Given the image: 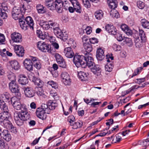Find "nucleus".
Listing matches in <instances>:
<instances>
[{"mask_svg": "<svg viewBox=\"0 0 149 149\" xmlns=\"http://www.w3.org/2000/svg\"><path fill=\"white\" fill-rule=\"evenodd\" d=\"M141 26L144 28L149 29V22L145 19H142L141 21Z\"/></svg>", "mask_w": 149, "mask_h": 149, "instance_id": "nucleus-37", "label": "nucleus"}, {"mask_svg": "<svg viewBox=\"0 0 149 149\" xmlns=\"http://www.w3.org/2000/svg\"><path fill=\"white\" fill-rule=\"evenodd\" d=\"M9 88L11 92L13 93H18L19 92L18 85L14 81L9 83Z\"/></svg>", "mask_w": 149, "mask_h": 149, "instance_id": "nucleus-16", "label": "nucleus"}, {"mask_svg": "<svg viewBox=\"0 0 149 149\" xmlns=\"http://www.w3.org/2000/svg\"><path fill=\"white\" fill-rule=\"evenodd\" d=\"M48 84L55 89H56L58 88V85L57 84L53 81L51 80L49 81L48 82Z\"/></svg>", "mask_w": 149, "mask_h": 149, "instance_id": "nucleus-48", "label": "nucleus"}, {"mask_svg": "<svg viewBox=\"0 0 149 149\" xmlns=\"http://www.w3.org/2000/svg\"><path fill=\"white\" fill-rule=\"evenodd\" d=\"M36 93L38 96H42L44 94V91L41 87H39L38 91L36 92Z\"/></svg>", "mask_w": 149, "mask_h": 149, "instance_id": "nucleus-51", "label": "nucleus"}, {"mask_svg": "<svg viewBox=\"0 0 149 149\" xmlns=\"http://www.w3.org/2000/svg\"><path fill=\"white\" fill-rule=\"evenodd\" d=\"M5 40V38L4 35L0 33V45L3 44Z\"/></svg>", "mask_w": 149, "mask_h": 149, "instance_id": "nucleus-61", "label": "nucleus"}, {"mask_svg": "<svg viewBox=\"0 0 149 149\" xmlns=\"http://www.w3.org/2000/svg\"><path fill=\"white\" fill-rule=\"evenodd\" d=\"M82 1L85 7L87 8L90 7L91 4L89 0H82Z\"/></svg>", "mask_w": 149, "mask_h": 149, "instance_id": "nucleus-46", "label": "nucleus"}, {"mask_svg": "<svg viewBox=\"0 0 149 149\" xmlns=\"http://www.w3.org/2000/svg\"><path fill=\"white\" fill-rule=\"evenodd\" d=\"M19 22L21 27L23 30H26L29 27L25 20L23 21L21 19H19Z\"/></svg>", "mask_w": 149, "mask_h": 149, "instance_id": "nucleus-32", "label": "nucleus"}, {"mask_svg": "<svg viewBox=\"0 0 149 149\" xmlns=\"http://www.w3.org/2000/svg\"><path fill=\"white\" fill-rule=\"evenodd\" d=\"M121 139L122 138L120 136L116 135V137H115V139H113L112 143H114L119 142L121 141Z\"/></svg>", "mask_w": 149, "mask_h": 149, "instance_id": "nucleus-56", "label": "nucleus"}, {"mask_svg": "<svg viewBox=\"0 0 149 149\" xmlns=\"http://www.w3.org/2000/svg\"><path fill=\"white\" fill-rule=\"evenodd\" d=\"M113 67L111 63H108L105 66V70L106 71L110 72L112 70Z\"/></svg>", "mask_w": 149, "mask_h": 149, "instance_id": "nucleus-40", "label": "nucleus"}, {"mask_svg": "<svg viewBox=\"0 0 149 149\" xmlns=\"http://www.w3.org/2000/svg\"><path fill=\"white\" fill-rule=\"evenodd\" d=\"M68 44L74 48H75L76 47L77 44L75 42L72 38H70L68 40Z\"/></svg>", "mask_w": 149, "mask_h": 149, "instance_id": "nucleus-44", "label": "nucleus"}, {"mask_svg": "<svg viewBox=\"0 0 149 149\" xmlns=\"http://www.w3.org/2000/svg\"><path fill=\"white\" fill-rule=\"evenodd\" d=\"M24 94L26 96L29 97H32L35 95L33 89L31 87H25L23 88Z\"/></svg>", "mask_w": 149, "mask_h": 149, "instance_id": "nucleus-12", "label": "nucleus"}, {"mask_svg": "<svg viewBox=\"0 0 149 149\" xmlns=\"http://www.w3.org/2000/svg\"><path fill=\"white\" fill-rule=\"evenodd\" d=\"M6 49H3L2 50L0 49V54L1 55L3 56L4 57L6 56Z\"/></svg>", "mask_w": 149, "mask_h": 149, "instance_id": "nucleus-64", "label": "nucleus"}, {"mask_svg": "<svg viewBox=\"0 0 149 149\" xmlns=\"http://www.w3.org/2000/svg\"><path fill=\"white\" fill-rule=\"evenodd\" d=\"M94 14L96 19L98 20L101 19L103 17L104 13L101 10H97Z\"/></svg>", "mask_w": 149, "mask_h": 149, "instance_id": "nucleus-34", "label": "nucleus"}, {"mask_svg": "<svg viewBox=\"0 0 149 149\" xmlns=\"http://www.w3.org/2000/svg\"><path fill=\"white\" fill-rule=\"evenodd\" d=\"M72 4L76 12L80 13L81 11V9L80 5L77 0H69Z\"/></svg>", "mask_w": 149, "mask_h": 149, "instance_id": "nucleus-18", "label": "nucleus"}, {"mask_svg": "<svg viewBox=\"0 0 149 149\" xmlns=\"http://www.w3.org/2000/svg\"><path fill=\"white\" fill-rule=\"evenodd\" d=\"M61 77L64 84L66 86H69L71 83V80L69 74L66 72H63L61 74Z\"/></svg>", "mask_w": 149, "mask_h": 149, "instance_id": "nucleus-8", "label": "nucleus"}, {"mask_svg": "<svg viewBox=\"0 0 149 149\" xmlns=\"http://www.w3.org/2000/svg\"><path fill=\"white\" fill-rule=\"evenodd\" d=\"M110 7L112 9H114L117 7L118 2L117 1L113 3H108Z\"/></svg>", "mask_w": 149, "mask_h": 149, "instance_id": "nucleus-50", "label": "nucleus"}, {"mask_svg": "<svg viewBox=\"0 0 149 149\" xmlns=\"http://www.w3.org/2000/svg\"><path fill=\"white\" fill-rule=\"evenodd\" d=\"M4 139L7 141H9L11 139V136L10 134L9 133L3 137Z\"/></svg>", "mask_w": 149, "mask_h": 149, "instance_id": "nucleus-62", "label": "nucleus"}, {"mask_svg": "<svg viewBox=\"0 0 149 149\" xmlns=\"http://www.w3.org/2000/svg\"><path fill=\"white\" fill-rule=\"evenodd\" d=\"M125 42L127 45L130 46H132L133 45V43L131 38H125Z\"/></svg>", "mask_w": 149, "mask_h": 149, "instance_id": "nucleus-49", "label": "nucleus"}, {"mask_svg": "<svg viewBox=\"0 0 149 149\" xmlns=\"http://www.w3.org/2000/svg\"><path fill=\"white\" fill-rule=\"evenodd\" d=\"M139 31L141 40L143 42H145L146 38L144 32L142 29H139Z\"/></svg>", "mask_w": 149, "mask_h": 149, "instance_id": "nucleus-41", "label": "nucleus"}, {"mask_svg": "<svg viewBox=\"0 0 149 149\" xmlns=\"http://www.w3.org/2000/svg\"><path fill=\"white\" fill-rule=\"evenodd\" d=\"M89 41L91 43L95 44L97 43L98 42V39L95 38H92L89 39Z\"/></svg>", "mask_w": 149, "mask_h": 149, "instance_id": "nucleus-60", "label": "nucleus"}, {"mask_svg": "<svg viewBox=\"0 0 149 149\" xmlns=\"http://www.w3.org/2000/svg\"><path fill=\"white\" fill-rule=\"evenodd\" d=\"M36 9L38 13H44L46 12V8L40 4H37L36 6Z\"/></svg>", "mask_w": 149, "mask_h": 149, "instance_id": "nucleus-30", "label": "nucleus"}, {"mask_svg": "<svg viewBox=\"0 0 149 149\" xmlns=\"http://www.w3.org/2000/svg\"><path fill=\"white\" fill-rule=\"evenodd\" d=\"M57 2L55 1V2L51 3V2H47L46 5L47 8L51 10H55Z\"/></svg>", "mask_w": 149, "mask_h": 149, "instance_id": "nucleus-33", "label": "nucleus"}, {"mask_svg": "<svg viewBox=\"0 0 149 149\" xmlns=\"http://www.w3.org/2000/svg\"><path fill=\"white\" fill-rule=\"evenodd\" d=\"M8 79L11 81H15L16 80V77L15 75L13 73L10 72V73L8 75Z\"/></svg>", "mask_w": 149, "mask_h": 149, "instance_id": "nucleus-45", "label": "nucleus"}, {"mask_svg": "<svg viewBox=\"0 0 149 149\" xmlns=\"http://www.w3.org/2000/svg\"><path fill=\"white\" fill-rule=\"evenodd\" d=\"M63 52L65 55L68 58H72L74 55V53L70 47L65 48Z\"/></svg>", "mask_w": 149, "mask_h": 149, "instance_id": "nucleus-23", "label": "nucleus"}, {"mask_svg": "<svg viewBox=\"0 0 149 149\" xmlns=\"http://www.w3.org/2000/svg\"><path fill=\"white\" fill-rule=\"evenodd\" d=\"M115 35L116 36H115V38L117 39L118 41H121L123 39L121 34L117 32L116 34Z\"/></svg>", "mask_w": 149, "mask_h": 149, "instance_id": "nucleus-58", "label": "nucleus"}, {"mask_svg": "<svg viewBox=\"0 0 149 149\" xmlns=\"http://www.w3.org/2000/svg\"><path fill=\"white\" fill-rule=\"evenodd\" d=\"M32 60L33 65L37 69H40L42 66L41 61L36 57H32Z\"/></svg>", "mask_w": 149, "mask_h": 149, "instance_id": "nucleus-20", "label": "nucleus"}, {"mask_svg": "<svg viewBox=\"0 0 149 149\" xmlns=\"http://www.w3.org/2000/svg\"><path fill=\"white\" fill-rule=\"evenodd\" d=\"M136 81H135V82L138 84H140L145 81V78L136 79Z\"/></svg>", "mask_w": 149, "mask_h": 149, "instance_id": "nucleus-63", "label": "nucleus"}, {"mask_svg": "<svg viewBox=\"0 0 149 149\" xmlns=\"http://www.w3.org/2000/svg\"><path fill=\"white\" fill-rule=\"evenodd\" d=\"M96 57L98 60L101 61L104 57V52L101 47L97 49L96 51Z\"/></svg>", "mask_w": 149, "mask_h": 149, "instance_id": "nucleus-21", "label": "nucleus"}, {"mask_svg": "<svg viewBox=\"0 0 149 149\" xmlns=\"http://www.w3.org/2000/svg\"><path fill=\"white\" fill-rule=\"evenodd\" d=\"M75 119V118L73 116L70 115L68 117V120L71 124H72L74 121Z\"/></svg>", "mask_w": 149, "mask_h": 149, "instance_id": "nucleus-59", "label": "nucleus"}, {"mask_svg": "<svg viewBox=\"0 0 149 149\" xmlns=\"http://www.w3.org/2000/svg\"><path fill=\"white\" fill-rule=\"evenodd\" d=\"M0 108L2 111L1 116L4 117L5 115H6V113L8 114H6L7 116L8 115H9V114L8 113V111H9L8 106L6 105V104L3 100H0Z\"/></svg>", "mask_w": 149, "mask_h": 149, "instance_id": "nucleus-10", "label": "nucleus"}, {"mask_svg": "<svg viewBox=\"0 0 149 149\" xmlns=\"http://www.w3.org/2000/svg\"><path fill=\"white\" fill-rule=\"evenodd\" d=\"M32 81L36 85L38 86L39 87H42L43 86V82L40 79L36 77H33Z\"/></svg>", "mask_w": 149, "mask_h": 149, "instance_id": "nucleus-31", "label": "nucleus"}, {"mask_svg": "<svg viewBox=\"0 0 149 149\" xmlns=\"http://www.w3.org/2000/svg\"><path fill=\"white\" fill-rule=\"evenodd\" d=\"M14 119L17 120L18 119L21 120H28L30 118V115L27 112V110H23L21 112L16 113L14 114Z\"/></svg>", "mask_w": 149, "mask_h": 149, "instance_id": "nucleus-6", "label": "nucleus"}, {"mask_svg": "<svg viewBox=\"0 0 149 149\" xmlns=\"http://www.w3.org/2000/svg\"><path fill=\"white\" fill-rule=\"evenodd\" d=\"M14 50L15 52L19 56L22 57L24 56V50L22 46L16 45L14 46Z\"/></svg>", "mask_w": 149, "mask_h": 149, "instance_id": "nucleus-15", "label": "nucleus"}, {"mask_svg": "<svg viewBox=\"0 0 149 149\" xmlns=\"http://www.w3.org/2000/svg\"><path fill=\"white\" fill-rule=\"evenodd\" d=\"M110 15L111 17L113 18H117L119 17V14L118 11L114 10L112 9L110 12Z\"/></svg>", "mask_w": 149, "mask_h": 149, "instance_id": "nucleus-38", "label": "nucleus"}, {"mask_svg": "<svg viewBox=\"0 0 149 149\" xmlns=\"http://www.w3.org/2000/svg\"><path fill=\"white\" fill-rule=\"evenodd\" d=\"M49 21L47 22H43L40 24V26L42 28L45 30H47L50 28L49 24Z\"/></svg>", "mask_w": 149, "mask_h": 149, "instance_id": "nucleus-39", "label": "nucleus"}, {"mask_svg": "<svg viewBox=\"0 0 149 149\" xmlns=\"http://www.w3.org/2000/svg\"><path fill=\"white\" fill-rule=\"evenodd\" d=\"M24 5H23L22 8L18 7H15L13 9L12 11V16L13 18L15 20H17L20 19V17H22L21 15H22V9L24 10Z\"/></svg>", "mask_w": 149, "mask_h": 149, "instance_id": "nucleus-5", "label": "nucleus"}, {"mask_svg": "<svg viewBox=\"0 0 149 149\" xmlns=\"http://www.w3.org/2000/svg\"><path fill=\"white\" fill-rule=\"evenodd\" d=\"M56 60L58 63L61 62L63 60L62 57L58 54L56 53L55 56Z\"/></svg>", "mask_w": 149, "mask_h": 149, "instance_id": "nucleus-54", "label": "nucleus"}, {"mask_svg": "<svg viewBox=\"0 0 149 149\" xmlns=\"http://www.w3.org/2000/svg\"><path fill=\"white\" fill-rule=\"evenodd\" d=\"M111 30L109 32L110 34L113 35H115L116 34L117 32V30L114 26H112Z\"/></svg>", "mask_w": 149, "mask_h": 149, "instance_id": "nucleus-57", "label": "nucleus"}, {"mask_svg": "<svg viewBox=\"0 0 149 149\" xmlns=\"http://www.w3.org/2000/svg\"><path fill=\"white\" fill-rule=\"evenodd\" d=\"M84 61L86 62V65H87L88 67L93 66L94 64L93 59L91 54H85Z\"/></svg>", "mask_w": 149, "mask_h": 149, "instance_id": "nucleus-14", "label": "nucleus"}, {"mask_svg": "<svg viewBox=\"0 0 149 149\" xmlns=\"http://www.w3.org/2000/svg\"><path fill=\"white\" fill-rule=\"evenodd\" d=\"M142 40H141L139 38L136 39L135 40L136 47L137 48H140L142 46Z\"/></svg>", "mask_w": 149, "mask_h": 149, "instance_id": "nucleus-42", "label": "nucleus"}, {"mask_svg": "<svg viewBox=\"0 0 149 149\" xmlns=\"http://www.w3.org/2000/svg\"><path fill=\"white\" fill-rule=\"evenodd\" d=\"M8 113L9 115L7 116V115H5L4 117L2 116H0V118L3 121V125L4 127L10 130V132L13 133H16L17 132L16 128L14 127L12 123L9 120L11 119L10 114L9 111ZM8 114L6 113V115Z\"/></svg>", "mask_w": 149, "mask_h": 149, "instance_id": "nucleus-1", "label": "nucleus"}, {"mask_svg": "<svg viewBox=\"0 0 149 149\" xmlns=\"http://www.w3.org/2000/svg\"><path fill=\"white\" fill-rule=\"evenodd\" d=\"M10 63L11 67L15 70H17L20 69V66L17 61H11L10 62Z\"/></svg>", "mask_w": 149, "mask_h": 149, "instance_id": "nucleus-28", "label": "nucleus"}, {"mask_svg": "<svg viewBox=\"0 0 149 149\" xmlns=\"http://www.w3.org/2000/svg\"><path fill=\"white\" fill-rule=\"evenodd\" d=\"M20 99L19 97L17 98L16 97H12L11 98V103L14 108L18 110H27L26 106L21 104Z\"/></svg>", "mask_w": 149, "mask_h": 149, "instance_id": "nucleus-3", "label": "nucleus"}, {"mask_svg": "<svg viewBox=\"0 0 149 149\" xmlns=\"http://www.w3.org/2000/svg\"><path fill=\"white\" fill-rule=\"evenodd\" d=\"M11 39L14 42H20L22 41V38L21 35L18 32H14L11 35Z\"/></svg>", "mask_w": 149, "mask_h": 149, "instance_id": "nucleus-11", "label": "nucleus"}, {"mask_svg": "<svg viewBox=\"0 0 149 149\" xmlns=\"http://www.w3.org/2000/svg\"><path fill=\"white\" fill-rule=\"evenodd\" d=\"M137 5L138 7L141 9H143L145 6L144 3L140 1L137 2Z\"/></svg>", "mask_w": 149, "mask_h": 149, "instance_id": "nucleus-53", "label": "nucleus"}, {"mask_svg": "<svg viewBox=\"0 0 149 149\" xmlns=\"http://www.w3.org/2000/svg\"><path fill=\"white\" fill-rule=\"evenodd\" d=\"M49 22L50 28H52L53 27L54 31L56 29V28H58V24L57 23L54 22H53L51 21H49Z\"/></svg>", "mask_w": 149, "mask_h": 149, "instance_id": "nucleus-47", "label": "nucleus"}, {"mask_svg": "<svg viewBox=\"0 0 149 149\" xmlns=\"http://www.w3.org/2000/svg\"><path fill=\"white\" fill-rule=\"evenodd\" d=\"M32 61L31 57V59L28 58L25 59L23 62L25 68L30 71H32L33 70V63Z\"/></svg>", "mask_w": 149, "mask_h": 149, "instance_id": "nucleus-13", "label": "nucleus"}, {"mask_svg": "<svg viewBox=\"0 0 149 149\" xmlns=\"http://www.w3.org/2000/svg\"><path fill=\"white\" fill-rule=\"evenodd\" d=\"M24 20L26 23L28 25L29 27L32 29H33L34 23L32 18L30 16H28L26 17Z\"/></svg>", "mask_w": 149, "mask_h": 149, "instance_id": "nucleus-26", "label": "nucleus"}, {"mask_svg": "<svg viewBox=\"0 0 149 149\" xmlns=\"http://www.w3.org/2000/svg\"><path fill=\"white\" fill-rule=\"evenodd\" d=\"M91 71L95 74L98 76L100 74V69L98 65H95L91 68Z\"/></svg>", "mask_w": 149, "mask_h": 149, "instance_id": "nucleus-27", "label": "nucleus"}, {"mask_svg": "<svg viewBox=\"0 0 149 149\" xmlns=\"http://www.w3.org/2000/svg\"><path fill=\"white\" fill-rule=\"evenodd\" d=\"M38 48L42 52H49L50 48L49 45L42 41H39L37 43Z\"/></svg>", "mask_w": 149, "mask_h": 149, "instance_id": "nucleus-7", "label": "nucleus"}, {"mask_svg": "<svg viewBox=\"0 0 149 149\" xmlns=\"http://www.w3.org/2000/svg\"><path fill=\"white\" fill-rule=\"evenodd\" d=\"M85 56L75 55L73 58V62L76 66L78 68L80 66L85 68L86 66V64L84 61Z\"/></svg>", "mask_w": 149, "mask_h": 149, "instance_id": "nucleus-4", "label": "nucleus"}, {"mask_svg": "<svg viewBox=\"0 0 149 149\" xmlns=\"http://www.w3.org/2000/svg\"><path fill=\"white\" fill-rule=\"evenodd\" d=\"M47 106L45 105V104H42L41 107L37 109L36 113L37 116L43 120H45L47 117V114L49 113L48 112H47L46 108Z\"/></svg>", "mask_w": 149, "mask_h": 149, "instance_id": "nucleus-2", "label": "nucleus"}, {"mask_svg": "<svg viewBox=\"0 0 149 149\" xmlns=\"http://www.w3.org/2000/svg\"><path fill=\"white\" fill-rule=\"evenodd\" d=\"M83 47L88 54H89L93 49L91 45L88 42L83 43Z\"/></svg>", "mask_w": 149, "mask_h": 149, "instance_id": "nucleus-29", "label": "nucleus"}, {"mask_svg": "<svg viewBox=\"0 0 149 149\" xmlns=\"http://www.w3.org/2000/svg\"><path fill=\"white\" fill-rule=\"evenodd\" d=\"M10 97V94L7 93H3L1 95L2 99L4 100H8L9 99Z\"/></svg>", "mask_w": 149, "mask_h": 149, "instance_id": "nucleus-55", "label": "nucleus"}, {"mask_svg": "<svg viewBox=\"0 0 149 149\" xmlns=\"http://www.w3.org/2000/svg\"><path fill=\"white\" fill-rule=\"evenodd\" d=\"M83 125V123L81 121L75 122L74 124H71V125L73 126L72 128L74 129H77L81 128Z\"/></svg>", "mask_w": 149, "mask_h": 149, "instance_id": "nucleus-36", "label": "nucleus"}, {"mask_svg": "<svg viewBox=\"0 0 149 149\" xmlns=\"http://www.w3.org/2000/svg\"><path fill=\"white\" fill-rule=\"evenodd\" d=\"M36 33L38 36L42 40H44L47 38V36H48L47 33L46 32H42L41 31L40 29L37 30Z\"/></svg>", "mask_w": 149, "mask_h": 149, "instance_id": "nucleus-24", "label": "nucleus"}, {"mask_svg": "<svg viewBox=\"0 0 149 149\" xmlns=\"http://www.w3.org/2000/svg\"><path fill=\"white\" fill-rule=\"evenodd\" d=\"M88 76V74L82 71L80 72L78 74V76L79 78L82 81L87 80Z\"/></svg>", "mask_w": 149, "mask_h": 149, "instance_id": "nucleus-25", "label": "nucleus"}, {"mask_svg": "<svg viewBox=\"0 0 149 149\" xmlns=\"http://www.w3.org/2000/svg\"><path fill=\"white\" fill-rule=\"evenodd\" d=\"M55 10L59 13H61L63 11L62 3L57 2Z\"/></svg>", "mask_w": 149, "mask_h": 149, "instance_id": "nucleus-35", "label": "nucleus"}, {"mask_svg": "<svg viewBox=\"0 0 149 149\" xmlns=\"http://www.w3.org/2000/svg\"><path fill=\"white\" fill-rule=\"evenodd\" d=\"M50 94L55 100H58V96L56 93L55 92V91L52 90H51L50 91Z\"/></svg>", "mask_w": 149, "mask_h": 149, "instance_id": "nucleus-43", "label": "nucleus"}, {"mask_svg": "<svg viewBox=\"0 0 149 149\" xmlns=\"http://www.w3.org/2000/svg\"><path fill=\"white\" fill-rule=\"evenodd\" d=\"M45 105L47 106V107L46 108V111L48 112L49 113L50 112L51 110L54 109L57 106V104L55 102H53L51 100H49L47 104H45Z\"/></svg>", "mask_w": 149, "mask_h": 149, "instance_id": "nucleus-17", "label": "nucleus"}, {"mask_svg": "<svg viewBox=\"0 0 149 149\" xmlns=\"http://www.w3.org/2000/svg\"><path fill=\"white\" fill-rule=\"evenodd\" d=\"M15 121L16 124L19 126H21L23 125L24 123V122L26 120H20V119H18V120H16L15 119H14Z\"/></svg>", "mask_w": 149, "mask_h": 149, "instance_id": "nucleus-52", "label": "nucleus"}, {"mask_svg": "<svg viewBox=\"0 0 149 149\" xmlns=\"http://www.w3.org/2000/svg\"><path fill=\"white\" fill-rule=\"evenodd\" d=\"M8 10L7 5L5 3H2L1 5V8H0V16L3 19H6L7 17V14Z\"/></svg>", "mask_w": 149, "mask_h": 149, "instance_id": "nucleus-9", "label": "nucleus"}, {"mask_svg": "<svg viewBox=\"0 0 149 149\" xmlns=\"http://www.w3.org/2000/svg\"><path fill=\"white\" fill-rule=\"evenodd\" d=\"M54 32L58 38H60L63 40L67 39V36L66 35H64L58 27L56 28V29L54 30Z\"/></svg>", "mask_w": 149, "mask_h": 149, "instance_id": "nucleus-19", "label": "nucleus"}, {"mask_svg": "<svg viewBox=\"0 0 149 149\" xmlns=\"http://www.w3.org/2000/svg\"><path fill=\"white\" fill-rule=\"evenodd\" d=\"M18 79L19 83L22 85H26L28 83V80L27 77L24 74H20Z\"/></svg>", "mask_w": 149, "mask_h": 149, "instance_id": "nucleus-22", "label": "nucleus"}]
</instances>
